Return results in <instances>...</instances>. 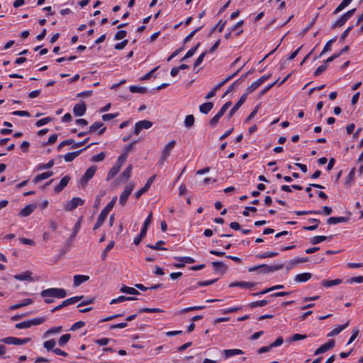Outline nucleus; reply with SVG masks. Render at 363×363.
<instances>
[{
  "label": "nucleus",
  "mask_w": 363,
  "mask_h": 363,
  "mask_svg": "<svg viewBox=\"0 0 363 363\" xmlns=\"http://www.w3.org/2000/svg\"><path fill=\"white\" fill-rule=\"evenodd\" d=\"M46 318L45 317H38L35 318L30 320H28L29 323L30 328L33 325H38L45 321Z\"/></svg>",
  "instance_id": "4c0bfd02"
},
{
  "label": "nucleus",
  "mask_w": 363,
  "mask_h": 363,
  "mask_svg": "<svg viewBox=\"0 0 363 363\" xmlns=\"http://www.w3.org/2000/svg\"><path fill=\"white\" fill-rule=\"evenodd\" d=\"M31 274H32V273L30 272L26 271L22 274L15 275L14 279L16 280H20V281H25V280L33 281Z\"/></svg>",
  "instance_id": "c85d7f7f"
},
{
  "label": "nucleus",
  "mask_w": 363,
  "mask_h": 363,
  "mask_svg": "<svg viewBox=\"0 0 363 363\" xmlns=\"http://www.w3.org/2000/svg\"><path fill=\"white\" fill-rule=\"evenodd\" d=\"M33 303V299H31V298H25L21 303H16V304L10 306L9 309L11 310V311L17 310V309H18L20 308L25 307V306H27L28 305H30Z\"/></svg>",
  "instance_id": "6ab92c4d"
},
{
  "label": "nucleus",
  "mask_w": 363,
  "mask_h": 363,
  "mask_svg": "<svg viewBox=\"0 0 363 363\" xmlns=\"http://www.w3.org/2000/svg\"><path fill=\"white\" fill-rule=\"evenodd\" d=\"M260 267H261L260 272L267 274V273H269V272H276V271L283 269L284 264H274V265L260 264Z\"/></svg>",
  "instance_id": "f8f14e48"
},
{
  "label": "nucleus",
  "mask_w": 363,
  "mask_h": 363,
  "mask_svg": "<svg viewBox=\"0 0 363 363\" xmlns=\"http://www.w3.org/2000/svg\"><path fill=\"white\" fill-rule=\"evenodd\" d=\"M121 168L119 166L115 165L113 166L108 172L106 177V180L109 181L113 177H115L120 171Z\"/></svg>",
  "instance_id": "e433bc0d"
},
{
  "label": "nucleus",
  "mask_w": 363,
  "mask_h": 363,
  "mask_svg": "<svg viewBox=\"0 0 363 363\" xmlns=\"http://www.w3.org/2000/svg\"><path fill=\"white\" fill-rule=\"evenodd\" d=\"M103 126H104V123L102 122H100V121L94 122L89 127V130L87 131V133H93L96 130H99V132H98L99 135H102V134H104V133L106 130V127H103Z\"/></svg>",
  "instance_id": "2eb2a0df"
},
{
  "label": "nucleus",
  "mask_w": 363,
  "mask_h": 363,
  "mask_svg": "<svg viewBox=\"0 0 363 363\" xmlns=\"http://www.w3.org/2000/svg\"><path fill=\"white\" fill-rule=\"evenodd\" d=\"M120 291L122 293L129 294L131 295H138L140 292L135 288L123 286L121 288Z\"/></svg>",
  "instance_id": "72a5a7b5"
},
{
  "label": "nucleus",
  "mask_w": 363,
  "mask_h": 363,
  "mask_svg": "<svg viewBox=\"0 0 363 363\" xmlns=\"http://www.w3.org/2000/svg\"><path fill=\"white\" fill-rule=\"evenodd\" d=\"M213 108V104L212 102H206L199 106V111L203 114H208Z\"/></svg>",
  "instance_id": "c756f323"
},
{
  "label": "nucleus",
  "mask_w": 363,
  "mask_h": 363,
  "mask_svg": "<svg viewBox=\"0 0 363 363\" xmlns=\"http://www.w3.org/2000/svg\"><path fill=\"white\" fill-rule=\"evenodd\" d=\"M55 345H56V342L54 339H51L50 340L45 341L43 343L44 347L48 350H53Z\"/></svg>",
  "instance_id": "6e6d98bb"
},
{
  "label": "nucleus",
  "mask_w": 363,
  "mask_h": 363,
  "mask_svg": "<svg viewBox=\"0 0 363 363\" xmlns=\"http://www.w3.org/2000/svg\"><path fill=\"white\" fill-rule=\"evenodd\" d=\"M86 111V106L84 101L74 105L73 108V113L75 116H82Z\"/></svg>",
  "instance_id": "ddd939ff"
},
{
  "label": "nucleus",
  "mask_w": 363,
  "mask_h": 363,
  "mask_svg": "<svg viewBox=\"0 0 363 363\" xmlns=\"http://www.w3.org/2000/svg\"><path fill=\"white\" fill-rule=\"evenodd\" d=\"M309 220L311 222L315 223V224L313 225V226H304L303 228V229L304 230H306V231H312V230H316L318 228V227L319 223H320V220L318 219H316V218H311Z\"/></svg>",
  "instance_id": "c03bdc74"
},
{
  "label": "nucleus",
  "mask_w": 363,
  "mask_h": 363,
  "mask_svg": "<svg viewBox=\"0 0 363 363\" xmlns=\"http://www.w3.org/2000/svg\"><path fill=\"white\" fill-rule=\"evenodd\" d=\"M132 169V164H129L121 175V179L124 181L128 180L131 177Z\"/></svg>",
  "instance_id": "f704fd0d"
},
{
  "label": "nucleus",
  "mask_w": 363,
  "mask_h": 363,
  "mask_svg": "<svg viewBox=\"0 0 363 363\" xmlns=\"http://www.w3.org/2000/svg\"><path fill=\"white\" fill-rule=\"evenodd\" d=\"M52 120V118H51V117L43 118L40 120H38L36 122V126H38V127L43 126L45 124L50 123Z\"/></svg>",
  "instance_id": "052dcab7"
},
{
  "label": "nucleus",
  "mask_w": 363,
  "mask_h": 363,
  "mask_svg": "<svg viewBox=\"0 0 363 363\" xmlns=\"http://www.w3.org/2000/svg\"><path fill=\"white\" fill-rule=\"evenodd\" d=\"M201 28L202 26H200L192 30L187 36L185 37V38L183 40V43L186 44L187 43H189L194 36V35L201 29Z\"/></svg>",
  "instance_id": "3c124183"
},
{
  "label": "nucleus",
  "mask_w": 363,
  "mask_h": 363,
  "mask_svg": "<svg viewBox=\"0 0 363 363\" xmlns=\"http://www.w3.org/2000/svg\"><path fill=\"white\" fill-rule=\"evenodd\" d=\"M333 235H330V236L316 235V236L313 237L310 240V242L312 245H317L323 241L330 240L333 238Z\"/></svg>",
  "instance_id": "5701e85b"
},
{
  "label": "nucleus",
  "mask_w": 363,
  "mask_h": 363,
  "mask_svg": "<svg viewBox=\"0 0 363 363\" xmlns=\"http://www.w3.org/2000/svg\"><path fill=\"white\" fill-rule=\"evenodd\" d=\"M347 21V20H346L345 18L342 15L339 19H337L331 25V28L334 29L335 28H340L345 25Z\"/></svg>",
  "instance_id": "58836bf2"
},
{
  "label": "nucleus",
  "mask_w": 363,
  "mask_h": 363,
  "mask_svg": "<svg viewBox=\"0 0 363 363\" xmlns=\"http://www.w3.org/2000/svg\"><path fill=\"white\" fill-rule=\"evenodd\" d=\"M35 208V204H28L23 209H21V211L18 213V216L21 217H27L34 211Z\"/></svg>",
  "instance_id": "a211bd4d"
},
{
  "label": "nucleus",
  "mask_w": 363,
  "mask_h": 363,
  "mask_svg": "<svg viewBox=\"0 0 363 363\" xmlns=\"http://www.w3.org/2000/svg\"><path fill=\"white\" fill-rule=\"evenodd\" d=\"M53 175V172L52 171H48V172H43V173H41L38 175H37L34 179H33V182L35 184H37L44 179H46L48 178H49L50 177L52 176Z\"/></svg>",
  "instance_id": "a878e982"
},
{
  "label": "nucleus",
  "mask_w": 363,
  "mask_h": 363,
  "mask_svg": "<svg viewBox=\"0 0 363 363\" xmlns=\"http://www.w3.org/2000/svg\"><path fill=\"white\" fill-rule=\"evenodd\" d=\"M130 91L132 93H140V94H144L147 91V89L143 86H130Z\"/></svg>",
  "instance_id": "a19ab883"
},
{
  "label": "nucleus",
  "mask_w": 363,
  "mask_h": 363,
  "mask_svg": "<svg viewBox=\"0 0 363 363\" xmlns=\"http://www.w3.org/2000/svg\"><path fill=\"white\" fill-rule=\"evenodd\" d=\"M174 259L177 261L182 262L184 263H187V264H192V263L195 262V259L190 257H177V256H176L174 257Z\"/></svg>",
  "instance_id": "8fccbe9b"
},
{
  "label": "nucleus",
  "mask_w": 363,
  "mask_h": 363,
  "mask_svg": "<svg viewBox=\"0 0 363 363\" xmlns=\"http://www.w3.org/2000/svg\"><path fill=\"white\" fill-rule=\"evenodd\" d=\"M136 297L133 296H120L116 298H113L111 301L110 304H116L118 303L123 302L125 301H134L137 300Z\"/></svg>",
  "instance_id": "2f4dec72"
},
{
  "label": "nucleus",
  "mask_w": 363,
  "mask_h": 363,
  "mask_svg": "<svg viewBox=\"0 0 363 363\" xmlns=\"http://www.w3.org/2000/svg\"><path fill=\"white\" fill-rule=\"evenodd\" d=\"M152 126V123L147 120L138 121L135 125L133 134L138 135L143 129H148Z\"/></svg>",
  "instance_id": "0eeeda50"
},
{
  "label": "nucleus",
  "mask_w": 363,
  "mask_h": 363,
  "mask_svg": "<svg viewBox=\"0 0 363 363\" xmlns=\"http://www.w3.org/2000/svg\"><path fill=\"white\" fill-rule=\"evenodd\" d=\"M342 282L340 279H336L334 280H323L321 284L326 288L331 287L333 286L338 285Z\"/></svg>",
  "instance_id": "473e14b6"
},
{
  "label": "nucleus",
  "mask_w": 363,
  "mask_h": 363,
  "mask_svg": "<svg viewBox=\"0 0 363 363\" xmlns=\"http://www.w3.org/2000/svg\"><path fill=\"white\" fill-rule=\"evenodd\" d=\"M111 211V209H109L108 207L106 206V207L101 211V213L99 214L96 223H95L93 230H96L99 229L104 223V220H106L108 214Z\"/></svg>",
  "instance_id": "423d86ee"
},
{
  "label": "nucleus",
  "mask_w": 363,
  "mask_h": 363,
  "mask_svg": "<svg viewBox=\"0 0 363 363\" xmlns=\"http://www.w3.org/2000/svg\"><path fill=\"white\" fill-rule=\"evenodd\" d=\"M349 325V323H346L342 325L336 326L330 333L328 334V337L335 336L340 333L343 330L347 328Z\"/></svg>",
  "instance_id": "cd10ccee"
},
{
  "label": "nucleus",
  "mask_w": 363,
  "mask_h": 363,
  "mask_svg": "<svg viewBox=\"0 0 363 363\" xmlns=\"http://www.w3.org/2000/svg\"><path fill=\"white\" fill-rule=\"evenodd\" d=\"M133 188H134V184H128L125 186V189L123 190V191L122 192V194L119 198V203L122 206H124L126 203L127 200H128L130 194H131Z\"/></svg>",
  "instance_id": "6e6552de"
},
{
  "label": "nucleus",
  "mask_w": 363,
  "mask_h": 363,
  "mask_svg": "<svg viewBox=\"0 0 363 363\" xmlns=\"http://www.w3.org/2000/svg\"><path fill=\"white\" fill-rule=\"evenodd\" d=\"M163 310L158 308H141L138 310V313H162Z\"/></svg>",
  "instance_id": "ea45409f"
},
{
  "label": "nucleus",
  "mask_w": 363,
  "mask_h": 363,
  "mask_svg": "<svg viewBox=\"0 0 363 363\" xmlns=\"http://www.w3.org/2000/svg\"><path fill=\"white\" fill-rule=\"evenodd\" d=\"M62 331V327L58 326V327H52L50 328L48 330H47L44 335V337H47L50 334H55V333H59Z\"/></svg>",
  "instance_id": "79ce46f5"
},
{
  "label": "nucleus",
  "mask_w": 363,
  "mask_h": 363,
  "mask_svg": "<svg viewBox=\"0 0 363 363\" xmlns=\"http://www.w3.org/2000/svg\"><path fill=\"white\" fill-rule=\"evenodd\" d=\"M268 303V301L267 300H261V301H257L250 303L248 306L251 308H256V307H262L266 306Z\"/></svg>",
  "instance_id": "09e8293b"
},
{
  "label": "nucleus",
  "mask_w": 363,
  "mask_h": 363,
  "mask_svg": "<svg viewBox=\"0 0 363 363\" xmlns=\"http://www.w3.org/2000/svg\"><path fill=\"white\" fill-rule=\"evenodd\" d=\"M127 35V32L124 30H118L115 36H114V39L116 40H121L123 38H124Z\"/></svg>",
  "instance_id": "338daca9"
},
{
  "label": "nucleus",
  "mask_w": 363,
  "mask_h": 363,
  "mask_svg": "<svg viewBox=\"0 0 363 363\" xmlns=\"http://www.w3.org/2000/svg\"><path fill=\"white\" fill-rule=\"evenodd\" d=\"M155 177L156 175H153L151 177H150L147 181L146 184H145V186L135 193V196L137 199H139L144 193L148 191L152 182L155 179Z\"/></svg>",
  "instance_id": "4468645a"
},
{
  "label": "nucleus",
  "mask_w": 363,
  "mask_h": 363,
  "mask_svg": "<svg viewBox=\"0 0 363 363\" xmlns=\"http://www.w3.org/2000/svg\"><path fill=\"white\" fill-rule=\"evenodd\" d=\"M176 144V140H172L169 142L163 148L162 155L160 157V163L162 164L164 161H165L167 157L169 156L171 151L174 149Z\"/></svg>",
  "instance_id": "39448f33"
},
{
  "label": "nucleus",
  "mask_w": 363,
  "mask_h": 363,
  "mask_svg": "<svg viewBox=\"0 0 363 363\" xmlns=\"http://www.w3.org/2000/svg\"><path fill=\"white\" fill-rule=\"evenodd\" d=\"M70 179L69 176L67 175L62 177L58 185H57L55 187V192L58 194L62 191V189L67 185Z\"/></svg>",
  "instance_id": "aec40b11"
},
{
  "label": "nucleus",
  "mask_w": 363,
  "mask_h": 363,
  "mask_svg": "<svg viewBox=\"0 0 363 363\" xmlns=\"http://www.w3.org/2000/svg\"><path fill=\"white\" fill-rule=\"evenodd\" d=\"M312 277V274L309 272H305V273H301V274H297L296 277H295V281L296 282H299V283H301V282H306L307 281H308Z\"/></svg>",
  "instance_id": "393cba45"
},
{
  "label": "nucleus",
  "mask_w": 363,
  "mask_h": 363,
  "mask_svg": "<svg viewBox=\"0 0 363 363\" xmlns=\"http://www.w3.org/2000/svg\"><path fill=\"white\" fill-rule=\"evenodd\" d=\"M257 284L255 282H250V281H234L231 282L229 284L230 288L233 287H242L245 289H252Z\"/></svg>",
  "instance_id": "f3484780"
},
{
  "label": "nucleus",
  "mask_w": 363,
  "mask_h": 363,
  "mask_svg": "<svg viewBox=\"0 0 363 363\" xmlns=\"http://www.w3.org/2000/svg\"><path fill=\"white\" fill-rule=\"evenodd\" d=\"M350 220L348 217H330L327 220V223L329 225H335L339 223H346Z\"/></svg>",
  "instance_id": "412c9836"
},
{
  "label": "nucleus",
  "mask_w": 363,
  "mask_h": 363,
  "mask_svg": "<svg viewBox=\"0 0 363 363\" xmlns=\"http://www.w3.org/2000/svg\"><path fill=\"white\" fill-rule=\"evenodd\" d=\"M201 43H198L195 46L192 47L186 53V57H192L194 53L196 52L198 48H199Z\"/></svg>",
  "instance_id": "680f3d73"
},
{
  "label": "nucleus",
  "mask_w": 363,
  "mask_h": 363,
  "mask_svg": "<svg viewBox=\"0 0 363 363\" xmlns=\"http://www.w3.org/2000/svg\"><path fill=\"white\" fill-rule=\"evenodd\" d=\"M335 341L334 340H329L328 342L323 344L320 347H318L314 352L315 355H318L320 354L324 353L335 347Z\"/></svg>",
  "instance_id": "9b49d317"
},
{
  "label": "nucleus",
  "mask_w": 363,
  "mask_h": 363,
  "mask_svg": "<svg viewBox=\"0 0 363 363\" xmlns=\"http://www.w3.org/2000/svg\"><path fill=\"white\" fill-rule=\"evenodd\" d=\"M327 67H328V65H326L325 63L323 65L318 67L317 69H315V71L314 72V75L315 77L320 75L324 71L326 70Z\"/></svg>",
  "instance_id": "bf43d9fd"
},
{
  "label": "nucleus",
  "mask_w": 363,
  "mask_h": 363,
  "mask_svg": "<svg viewBox=\"0 0 363 363\" xmlns=\"http://www.w3.org/2000/svg\"><path fill=\"white\" fill-rule=\"evenodd\" d=\"M127 157H128V154H127L126 152L121 154V155L118 157V158L116 165H117V166H119V167H120V168H121L122 165L123 164V163H124V162H125V161L126 160Z\"/></svg>",
  "instance_id": "13d9d810"
},
{
  "label": "nucleus",
  "mask_w": 363,
  "mask_h": 363,
  "mask_svg": "<svg viewBox=\"0 0 363 363\" xmlns=\"http://www.w3.org/2000/svg\"><path fill=\"white\" fill-rule=\"evenodd\" d=\"M204 308H205L204 306H196L187 307V308L182 309L180 311L178 312V313L182 314V313H185L192 311H199V310H201Z\"/></svg>",
  "instance_id": "de8ad7c7"
},
{
  "label": "nucleus",
  "mask_w": 363,
  "mask_h": 363,
  "mask_svg": "<svg viewBox=\"0 0 363 363\" xmlns=\"http://www.w3.org/2000/svg\"><path fill=\"white\" fill-rule=\"evenodd\" d=\"M262 84L257 79L255 82H253L250 86L247 88V94L250 93H252L254 91H255Z\"/></svg>",
  "instance_id": "37998d69"
},
{
  "label": "nucleus",
  "mask_w": 363,
  "mask_h": 363,
  "mask_svg": "<svg viewBox=\"0 0 363 363\" xmlns=\"http://www.w3.org/2000/svg\"><path fill=\"white\" fill-rule=\"evenodd\" d=\"M96 171V167L93 165L89 167L86 171L85 172L84 174L82 176L80 180V183L82 186H84L86 185L88 182L94 177Z\"/></svg>",
  "instance_id": "20e7f679"
},
{
  "label": "nucleus",
  "mask_w": 363,
  "mask_h": 363,
  "mask_svg": "<svg viewBox=\"0 0 363 363\" xmlns=\"http://www.w3.org/2000/svg\"><path fill=\"white\" fill-rule=\"evenodd\" d=\"M164 244L165 242L163 240H159L155 245H147V247L155 250H167V248L161 247V245Z\"/></svg>",
  "instance_id": "c9c22d12"
},
{
  "label": "nucleus",
  "mask_w": 363,
  "mask_h": 363,
  "mask_svg": "<svg viewBox=\"0 0 363 363\" xmlns=\"http://www.w3.org/2000/svg\"><path fill=\"white\" fill-rule=\"evenodd\" d=\"M244 352L240 349H228L223 350V354L225 358H228L234 355L242 354Z\"/></svg>",
  "instance_id": "b1692460"
},
{
  "label": "nucleus",
  "mask_w": 363,
  "mask_h": 363,
  "mask_svg": "<svg viewBox=\"0 0 363 363\" xmlns=\"http://www.w3.org/2000/svg\"><path fill=\"white\" fill-rule=\"evenodd\" d=\"M40 296L44 298L46 303H53L54 298H63L66 297L67 292L64 289L61 288H50L41 291Z\"/></svg>",
  "instance_id": "f257e3e1"
},
{
  "label": "nucleus",
  "mask_w": 363,
  "mask_h": 363,
  "mask_svg": "<svg viewBox=\"0 0 363 363\" xmlns=\"http://www.w3.org/2000/svg\"><path fill=\"white\" fill-rule=\"evenodd\" d=\"M84 325H85V322L80 320V321H78V322L74 323L71 326L69 330L75 331V330L82 328Z\"/></svg>",
  "instance_id": "e2e57ef3"
},
{
  "label": "nucleus",
  "mask_w": 363,
  "mask_h": 363,
  "mask_svg": "<svg viewBox=\"0 0 363 363\" xmlns=\"http://www.w3.org/2000/svg\"><path fill=\"white\" fill-rule=\"evenodd\" d=\"M84 203V200L81 198L74 197L67 204L65 205V209L67 211H70L75 209L79 206H82Z\"/></svg>",
  "instance_id": "1a4fd4ad"
},
{
  "label": "nucleus",
  "mask_w": 363,
  "mask_h": 363,
  "mask_svg": "<svg viewBox=\"0 0 363 363\" xmlns=\"http://www.w3.org/2000/svg\"><path fill=\"white\" fill-rule=\"evenodd\" d=\"M70 337H71V335L69 334H65V335H62L58 341L59 345L61 347L65 346L68 342Z\"/></svg>",
  "instance_id": "5fc2aeb1"
},
{
  "label": "nucleus",
  "mask_w": 363,
  "mask_h": 363,
  "mask_svg": "<svg viewBox=\"0 0 363 363\" xmlns=\"http://www.w3.org/2000/svg\"><path fill=\"white\" fill-rule=\"evenodd\" d=\"M194 116L193 115H188L184 120V125L186 128H191L194 124Z\"/></svg>",
  "instance_id": "603ef678"
},
{
  "label": "nucleus",
  "mask_w": 363,
  "mask_h": 363,
  "mask_svg": "<svg viewBox=\"0 0 363 363\" xmlns=\"http://www.w3.org/2000/svg\"><path fill=\"white\" fill-rule=\"evenodd\" d=\"M115 242L113 240H111L108 245L106 247V248L104 250V251L101 253V259H105L107 257L108 252L114 247Z\"/></svg>",
  "instance_id": "a18cd8bd"
},
{
  "label": "nucleus",
  "mask_w": 363,
  "mask_h": 363,
  "mask_svg": "<svg viewBox=\"0 0 363 363\" xmlns=\"http://www.w3.org/2000/svg\"><path fill=\"white\" fill-rule=\"evenodd\" d=\"M105 153L104 152H100L99 154L92 157L91 161L94 162H99L104 160L105 158Z\"/></svg>",
  "instance_id": "774afa93"
},
{
  "label": "nucleus",
  "mask_w": 363,
  "mask_h": 363,
  "mask_svg": "<svg viewBox=\"0 0 363 363\" xmlns=\"http://www.w3.org/2000/svg\"><path fill=\"white\" fill-rule=\"evenodd\" d=\"M74 143L75 142L73 139H67V140H63L58 145L57 150H60L65 145H73L74 144Z\"/></svg>",
  "instance_id": "4d7b16f0"
},
{
  "label": "nucleus",
  "mask_w": 363,
  "mask_h": 363,
  "mask_svg": "<svg viewBox=\"0 0 363 363\" xmlns=\"http://www.w3.org/2000/svg\"><path fill=\"white\" fill-rule=\"evenodd\" d=\"M152 220V213H150L147 218L145 219L140 233L138 237L134 239V244L138 245L140 244L141 240L145 237L147 231L148 226L151 223Z\"/></svg>",
  "instance_id": "f03ea898"
},
{
  "label": "nucleus",
  "mask_w": 363,
  "mask_h": 363,
  "mask_svg": "<svg viewBox=\"0 0 363 363\" xmlns=\"http://www.w3.org/2000/svg\"><path fill=\"white\" fill-rule=\"evenodd\" d=\"M222 116L219 115L218 113L210 120L209 124L212 127H215L217 123H218V121Z\"/></svg>",
  "instance_id": "69168bd1"
},
{
  "label": "nucleus",
  "mask_w": 363,
  "mask_h": 363,
  "mask_svg": "<svg viewBox=\"0 0 363 363\" xmlns=\"http://www.w3.org/2000/svg\"><path fill=\"white\" fill-rule=\"evenodd\" d=\"M217 281H218V279H214L208 280V281H199V282H197L196 286H194L193 288L196 289L198 286H209V285H211V284L216 283Z\"/></svg>",
  "instance_id": "864d4df0"
},
{
  "label": "nucleus",
  "mask_w": 363,
  "mask_h": 363,
  "mask_svg": "<svg viewBox=\"0 0 363 363\" xmlns=\"http://www.w3.org/2000/svg\"><path fill=\"white\" fill-rule=\"evenodd\" d=\"M211 264L216 272H221L224 273L228 269V267L222 262L215 261L212 262Z\"/></svg>",
  "instance_id": "bb28decb"
},
{
  "label": "nucleus",
  "mask_w": 363,
  "mask_h": 363,
  "mask_svg": "<svg viewBox=\"0 0 363 363\" xmlns=\"http://www.w3.org/2000/svg\"><path fill=\"white\" fill-rule=\"evenodd\" d=\"M73 285L74 287H77L81 285L83 282H85L89 279V277L86 275H74V276Z\"/></svg>",
  "instance_id": "4be33fe9"
},
{
  "label": "nucleus",
  "mask_w": 363,
  "mask_h": 363,
  "mask_svg": "<svg viewBox=\"0 0 363 363\" xmlns=\"http://www.w3.org/2000/svg\"><path fill=\"white\" fill-rule=\"evenodd\" d=\"M247 97V93L243 94L238 102L235 104V106L231 108L228 114V118L230 119L233 117V116L236 113V111L240 108V107L245 103Z\"/></svg>",
  "instance_id": "9d476101"
},
{
  "label": "nucleus",
  "mask_w": 363,
  "mask_h": 363,
  "mask_svg": "<svg viewBox=\"0 0 363 363\" xmlns=\"http://www.w3.org/2000/svg\"><path fill=\"white\" fill-rule=\"evenodd\" d=\"M94 144V143H91V144L89 145L88 146H86L79 150L67 153L64 156V159H65V162H72L77 156H79L80 155V153L82 152H83L84 150H86L87 148H89L91 145H92Z\"/></svg>",
  "instance_id": "dca6fc26"
},
{
  "label": "nucleus",
  "mask_w": 363,
  "mask_h": 363,
  "mask_svg": "<svg viewBox=\"0 0 363 363\" xmlns=\"http://www.w3.org/2000/svg\"><path fill=\"white\" fill-rule=\"evenodd\" d=\"M277 252H265L262 254L257 255V257L260 259L272 258L278 255Z\"/></svg>",
  "instance_id": "49530a36"
},
{
  "label": "nucleus",
  "mask_w": 363,
  "mask_h": 363,
  "mask_svg": "<svg viewBox=\"0 0 363 363\" xmlns=\"http://www.w3.org/2000/svg\"><path fill=\"white\" fill-rule=\"evenodd\" d=\"M0 341L4 344L7 345H21L26 344L31 341V338L26 337V338H18L14 337H7L5 338H2Z\"/></svg>",
  "instance_id": "7ed1b4c3"
},
{
  "label": "nucleus",
  "mask_w": 363,
  "mask_h": 363,
  "mask_svg": "<svg viewBox=\"0 0 363 363\" xmlns=\"http://www.w3.org/2000/svg\"><path fill=\"white\" fill-rule=\"evenodd\" d=\"M81 221H82V218H80L75 223L74 228H73V232L71 234L69 238V240L68 242H72V241L75 238L77 234L78 233L79 230H80V228H81Z\"/></svg>",
  "instance_id": "7c9ffc66"
},
{
  "label": "nucleus",
  "mask_w": 363,
  "mask_h": 363,
  "mask_svg": "<svg viewBox=\"0 0 363 363\" xmlns=\"http://www.w3.org/2000/svg\"><path fill=\"white\" fill-rule=\"evenodd\" d=\"M206 54H207V51H205V52H202L199 56V57L197 58V60L194 62V67H197L198 66H199L202 63V62H203L205 56L206 55Z\"/></svg>",
  "instance_id": "0e129e2a"
}]
</instances>
